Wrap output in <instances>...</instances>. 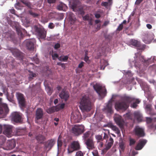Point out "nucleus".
Segmentation results:
<instances>
[{"label": "nucleus", "instance_id": "f257e3e1", "mask_svg": "<svg viewBox=\"0 0 156 156\" xmlns=\"http://www.w3.org/2000/svg\"><path fill=\"white\" fill-rule=\"evenodd\" d=\"M79 107L83 112H89L91 109V99L88 95H84L80 98Z\"/></svg>", "mask_w": 156, "mask_h": 156}, {"label": "nucleus", "instance_id": "f03ea898", "mask_svg": "<svg viewBox=\"0 0 156 156\" xmlns=\"http://www.w3.org/2000/svg\"><path fill=\"white\" fill-rule=\"evenodd\" d=\"M133 99L131 97L124 96L121 98V101L116 102L115 104V108L116 109L126 110L129 107V103L133 101Z\"/></svg>", "mask_w": 156, "mask_h": 156}, {"label": "nucleus", "instance_id": "7ed1b4c3", "mask_svg": "<svg viewBox=\"0 0 156 156\" xmlns=\"http://www.w3.org/2000/svg\"><path fill=\"white\" fill-rule=\"evenodd\" d=\"M93 87L99 96L103 98L106 95L107 91L106 88L100 84L96 83L94 85Z\"/></svg>", "mask_w": 156, "mask_h": 156}, {"label": "nucleus", "instance_id": "20e7f679", "mask_svg": "<svg viewBox=\"0 0 156 156\" xmlns=\"http://www.w3.org/2000/svg\"><path fill=\"white\" fill-rule=\"evenodd\" d=\"M20 1L30 9L27 12L28 14L34 17H36L39 16L38 14L34 12V9L32 8L33 6L30 2L25 0H20Z\"/></svg>", "mask_w": 156, "mask_h": 156}, {"label": "nucleus", "instance_id": "39448f33", "mask_svg": "<svg viewBox=\"0 0 156 156\" xmlns=\"http://www.w3.org/2000/svg\"><path fill=\"white\" fill-rule=\"evenodd\" d=\"M84 131V127L82 125H74L72 128V132L76 136L81 134Z\"/></svg>", "mask_w": 156, "mask_h": 156}, {"label": "nucleus", "instance_id": "423d86ee", "mask_svg": "<svg viewBox=\"0 0 156 156\" xmlns=\"http://www.w3.org/2000/svg\"><path fill=\"white\" fill-rule=\"evenodd\" d=\"M80 149V145L79 142L76 141H74L71 143L70 147H69L67 149L68 153H70L74 151Z\"/></svg>", "mask_w": 156, "mask_h": 156}, {"label": "nucleus", "instance_id": "0eeeda50", "mask_svg": "<svg viewBox=\"0 0 156 156\" xmlns=\"http://www.w3.org/2000/svg\"><path fill=\"white\" fill-rule=\"evenodd\" d=\"M35 31L40 38L44 39L46 36V32L44 29L35 26L34 27Z\"/></svg>", "mask_w": 156, "mask_h": 156}, {"label": "nucleus", "instance_id": "6e6552de", "mask_svg": "<svg viewBox=\"0 0 156 156\" xmlns=\"http://www.w3.org/2000/svg\"><path fill=\"white\" fill-rule=\"evenodd\" d=\"M114 119L117 124L120 128L123 127L124 122L122 117L119 115H115L114 117Z\"/></svg>", "mask_w": 156, "mask_h": 156}, {"label": "nucleus", "instance_id": "1a4fd4ad", "mask_svg": "<svg viewBox=\"0 0 156 156\" xmlns=\"http://www.w3.org/2000/svg\"><path fill=\"white\" fill-rule=\"evenodd\" d=\"M25 43L27 49L31 50L34 49L36 44V40L34 39L27 40H26Z\"/></svg>", "mask_w": 156, "mask_h": 156}, {"label": "nucleus", "instance_id": "9d476101", "mask_svg": "<svg viewBox=\"0 0 156 156\" xmlns=\"http://www.w3.org/2000/svg\"><path fill=\"white\" fill-rule=\"evenodd\" d=\"M9 110L7 105L5 103L0 104V115L3 116L6 115L9 112Z\"/></svg>", "mask_w": 156, "mask_h": 156}, {"label": "nucleus", "instance_id": "9b49d317", "mask_svg": "<svg viewBox=\"0 0 156 156\" xmlns=\"http://www.w3.org/2000/svg\"><path fill=\"white\" fill-rule=\"evenodd\" d=\"M130 43L133 46L138 48V49L140 50H144L145 48V45H141L140 42L135 40H131Z\"/></svg>", "mask_w": 156, "mask_h": 156}, {"label": "nucleus", "instance_id": "f8f14e48", "mask_svg": "<svg viewBox=\"0 0 156 156\" xmlns=\"http://www.w3.org/2000/svg\"><path fill=\"white\" fill-rule=\"evenodd\" d=\"M21 116L17 112H14L12 114V119L14 122L18 123L21 121Z\"/></svg>", "mask_w": 156, "mask_h": 156}, {"label": "nucleus", "instance_id": "ddd939ff", "mask_svg": "<svg viewBox=\"0 0 156 156\" xmlns=\"http://www.w3.org/2000/svg\"><path fill=\"white\" fill-rule=\"evenodd\" d=\"M16 97L20 105L22 107H24L25 105V99L23 94L20 93H17Z\"/></svg>", "mask_w": 156, "mask_h": 156}, {"label": "nucleus", "instance_id": "4468645a", "mask_svg": "<svg viewBox=\"0 0 156 156\" xmlns=\"http://www.w3.org/2000/svg\"><path fill=\"white\" fill-rule=\"evenodd\" d=\"M12 126H7L5 127L3 133L8 137H10L13 135L12 134Z\"/></svg>", "mask_w": 156, "mask_h": 156}, {"label": "nucleus", "instance_id": "2eb2a0df", "mask_svg": "<svg viewBox=\"0 0 156 156\" xmlns=\"http://www.w3.org/2000/svg\"><path fill=\"white\" fill-rule=\"evenodd\" d=\"M135 135L139 137H142L144 136V129L139 126L136 127L134 129Z\"/></svg>", "mask_w": 156, "mask_h": 156}, {"label": "nucleus", "instance_id": "dca6fc26", "mask_svg": "<svg viewBox=\"0 0 156 156\" xmlns=\"http://www.w3.org/2000/svg\"><path fill=\"white\" fill-rule=\"evenodd\" d=\"M147 140H140L135 147V149L137 150H141L145 145Z\"/></svg>", "mask_w": 156, "mask_h": 156}, {"label": "nucleus", "instance_id": "f3484780", "mask_svg": "<svg viewBox=\"0 0 156 156\" xmlns=\"http://www.w3.org/2000/svg\"><path fill=\"white\" fill-rule=\"evenodd\" d=\"M85 144L87 148L89 149H92L94 148L93 140L91 138H88L86 140Z\"/></svg>", "mask_w": 156, "mask_h": 156}, {"label": "nucleus", "instance_id": "a211bd4d", "mask_svg": "<svg viewBox=\"0 0 156 156\" xmlns=\"http://www.w3.org/2000/svg\"><path fill=\"white\" fill-rule=\"evenodd\" d=\"M59 96L61 99H63L65 101H66L69 97V94L68 92L63 90L59 94Z\"/></svg>", "mask_w": 156, "mask_h": 156}, {"label": "nucleus", "instance_id": "6ab92c4d", "mask_svg": "<svg viewBox=\"0 0 156 156\" xmlns=\"http://www.w3.org/2000/svg\"><path fill=\"white\" fill-rule=\"evenodd\" d=\"M16 142L14 140L9 141L6 144V146L8 149L11 150L16 146Z\"/></svg>", "mask_w": 156, "mask_h": 156}, {"label": "nucleus", "instance_id": "aec40b11", "mask_svg": "<svg viewBox=\"0 0 156 156\" xmlns=\"http://www.w3.org/2000/svg\"><path fill=\"white\" fill-rule=\"evenodd\" d=\"M80 5V2L78 0H76L73 2L71 5V8L74 11L77 10L78 7Z\"/></svg>", "mask_w": 156, "mask_h": 156}, {"label": "nucleus", "instance_id": "412c9836", "mask_svg": "<svg viewBox=\"0 0 156 156\" xmlns=\"http://www.w3.org/2000/svg\"><path fill=\"white\" fill-rule=\"evenodd\" d=\"M42 110L40 108L37 109L36 113V118L37 120H39L42 118L43 116Z\"/></svg>", "mask_w": 156, "mask_h": 156}, {"label": "nucleus", "instance_id": "4be33fe9", "mask_svg": "<svg viewBox=\"0 0 156 156\" xmlns=\"http://www.w3.org/2000/svg\"><path fill=\"white\" fill-rule=\"evenodd\" d=\"M134 118L136 119L138 122H141L143 119L142 114L139 112H135L134 113Z\"/></svg>", "mask_w": 156, "mask_h": 156}, {"label": "nucleus", "instance_id": "5701e85b", "mask_svg": "<svg viewBox=\"0 0 156 156\" xmlns=\"http://www.w3.org/2000/svg\"><path fill=\"white\" fill-rule=\"evenodd\" d=\"M36 139L38 142L41 144L44 143L46 140L45 137L41 135L37 136L36 137Z\"/></svg>", "mask_w": 156, "mask_h": 156}, {"label": "nucleus", "instance_id": "b1692460", "mask_svg": "<svg viewBox=\"0 0 156 156\" xmlns=\"http://www.w3.org/2000/svg\"><path fill=\"white\" fill-rule=\"evenodd\" d=\"M104 111L108 113H112V104L111 102L108 103L106 107L104 108Z\"/></svg>", "mask_w": 156, "mask_h": 156}, {"label": "nucleus", "instance_id": "393cba45", "mask_svg": "<svg viewBox=\"0 0 156 156\" xmlns=\"http://www.w3.org/2000/svg\"><path fill=\"white\" fill-rule=\"evenodd\" d=\"M11 51L12 55L16 57H18L20 55V52L17 49L13 48L11 49Z\"/></svg>", "mask_w": 156, "mask_h": 156}, {"label": "nucleus", "instance_id": "a878e982", "mask_svg": "<svg viewBox=\"0 0 156 156\" xmlns=\"http://www.w3.org/2000/svg\"><path fill=\"white\" fill-rule=\"evenodd\" d=\"M149 35L148 34H145L143 37V41L146 44H149L151 43V40L149 39Z\"/></svg>", "mask_w": 156, "mask_h": 156}, {"label": "nucleus", "instance_id": "bb28decb", "mask_svg": "<svg viewBox=\"0 0 156 156\" xmlns=\"http://www.w3.org/2000/svg\"><path fill=\"white\" fill-rule=\"evenodd\" d=\"M114 140L113 138L110 137L109 138V142H108L106 147V149L108 150L112 146L113 144Z\"/></svg>", "mask_w": 156, "mask_h": 156}, {"label": "nucleus", "instance_id": "cd10ccee", "mask_svg": "<svg viewBox=\"0 0 156 156\" xmlns=\"http://www.w3.org/2000/svg\"><path fill=\"white\" fill-rule=\"evenodd\" d=\"M71 121H73L74 122H79L80 121V119L78 116L75 114L72 115L71 117Z\"/></svg>", "mask_w": 156, "mask_h": 156}, {"label": "nucleus", "instance_id": "c85d7f7f", "mask_svg": "<svg viewBox=\"0 0 156 156\" xmlns=\"http://www.w3.org/2000/svg\"><path fill=\"white\" fill-rule=\"evenodd\" d=\"M70 20L72 21H74L76 20V18L75 15L72 12H69L67 13Z\"/></svg>", "mask_w": 156, "mask_h": 156}, {"label": "nucleus", "instance_id": "c756f323", "mask_svg": "<svg viewBox=\"0 0 156 156\" xmlns=\"http://www.w3.org/2000/svg\"><path fill=\"white\" fill-rule=\"evenodd\" d=\"M65 104L62 103L61 104H58L55 107V110L57 112L59 111L60 109H63L65 107Z\"/></svg>", "mask_w": 156, "mask_h": 156}, {"label": "nucleus", "instance_id": "7c9ffc66", "mask_svg": "<svg viewBox=\"0 0 156 156\" xmlns=\"http://www.w3.org/2000/svg\"><path fill=\"white\" fill-rule=\"evenodd\" d=\"M29 80L30 81H31L34 77H36L37 75L35 73H34L30 71H29Z\"/></svg>", "mask_w": 156, "mask_h": 156}, {"label": "nucleus", "instance_id": "2f4dec72", "mask_svg": "<svg viewBox=\"0 0 156 156\" xmlns=\"http://www.w3.org/2000/svg\"><path fill=\"white\" fill-rule=\"evenodd\" d=\"M146 108L147 111L149 112L148 113L151 115H154L151 112L152 107L151 105L150 104H148L146 105Z\"/></svg>", "mask_w": 156, "mask_h": 156}, {"label": "nucleus", "instance_id": "473e14b6", "mask_svg": "<svg viewBox=\"0 0 156 156\" xmlns=\"http://www.w3.org/2000/svg\"><path fill=\"white\" fill-rule=\"evenodd\" d=\"M66 6L65 4L61 3L57 6V9L59 10H63L64 9Z\"/></svg>", "mask_w": 156, "mask_h": 156}, {"label": "nucleus", "instance_id": "72a5a7b5", "mask_svg": "<svg viewBox=\"0 0 156 156\" xmlns=\"http://www.w3.org/2000/svg\"><path fill=\"white\" fill-rule=\"evenodd\" d=\"M1 89L2 90L3 93L6 95H8V88L6 87L2 86L1 87Z\"/></svg>", "mask_w": 156, "mask_h": 156}, {"label": "nucleus", "instance_id": "f704fd0d", "mask_svg": "<svg viewBox=\"0 0 156 156\" xmlns=\"http://www.w3.org/2000/svg\"><path fill=\"white\" fill-rule=\"evenodd\" d=\"M90 133V131H88L84 134L83 138L85 140H86L89 137Z\"/></svg>", "mask_w": 156, "mask_h": 156}, {"label": "nucleus", "instance_id": "c9c22d12", "mask_svg": "<svg viewBox=\"0 0 156 156\" xmlns=\"http://www.w3.org/2000/svg\"><path fill=\"white\" fill-rule=\"evenodd\" d=\"M119 147L120 149L122 151H123L125 148V143L123 142H122L119 143Z\"/></svg>", "mask_w": 156, "mask_h": 156}, {"label": "nucleus", "instance_id": "e433bc0d", "mask_svg": "<svg viewBox=\"0 0 156 156\" xmlns=\"http://www.w3.org/2000/svg\"><path fill=\"white\" fill-rule=\"evenodd\" d=\"M140 102V101L138 99H136L135 102H133L132 105V107L133 108H136L137 106V104H138Z\"/></svg>", "mask_w": 156, "mask_h": 156}, {"label": "nucleus", "instance_id": "4c0bfd02", "mask_svg": "<svg viewBox=\"0 0 156 156\" xmlns=\"http://www.w3.org/2000/svg\"><path fill=\"white\" fill-rule=\"evenodd\" d=\"M92 18L89 14H87L83 16V20L85 21H88L91 19Z\"/></svg>", "mask_w": 156, "mask_h": 156}, {"label": "nucleus", "instance_id": "58836bf2", "mask_svg": "<svg viewBox=\"0 0 156 156\" xmlns=\"http://www.w3.org/2000/svg\"><path fill=\"white\" fill-rule=\"evenodd\" d=\"M112 129V130L115 131L116 133L118 134H119L120 133V130L116 126H114Z\"/></svg>", "mask_w": 156, "mask_h": 156}, {"label": "nucleus", "instance_id": "ea45409f", "mask_svg": "<svg viewBox=\"0 0 156 156\" xmlns=\"http://www.w3.org/2000/svg\"><path fill=\"white\" fill-rule=\"evenodd\" d=\"M32 60H34L37 64H38L39 63V59L37 58V55H36L35 57L33 58Z\"/></svg>", "mask_w": 156, "mask_h": 156}, {"label": "nucleus", "instance_id": "a19ab883", "mask_svg": "<svg viewBox=\"0 0 156 156\" xmlns=\"http://www.w3.org/2000/svg\"><path fill=\"white\" fill-rule=\"evenodd\" d=\"M129 141L130 146H132L134 145L136 142V141L134 139L131 138H130Z\"/></svg>", "mask_w": 156, "mask_h": 156}, {"label": "nucleus", "instance_id": "79ce46f5", "mask_svg": "<svg viewBox=\"0 0 156 156\" xmlns=\"http://www.w3.org/2000/svg\"><path fill=\"white\" fill-rule=\"evenodd\" d=\"M84 60L88 64H89L90 62V61L89 59V57L87 55H85Z\"/></svg>", "mask_w": 156, "mask_h": 156}, {"label": "nucleus", "instance_id": "37998d69", "mask_svg": "<svg viewBox=\"0 0 156 156\" xmlns=\"http://www.w3.org/2000/svg\"><path fill=\"white\" fill-rule=\"evenodd\" d=\"M68 58V56H64L62 58H61V57H60L58 59L59 60H62L63 61H66Z\"/></svg>", "mask_w": 156, "mask_h": 156}, {"label": "nucleus", "instance_id": "c03bdc74", "mask_svg": "<svg viewBox=\"0 0 156 156\" xmlns=\"http://www.w3.org/2000/svg\"><path fill=\"white\" fill-rule=\"evenodd\" d=\"M94 156H99L98 152L97 150H94L92 152Z\"/></svg>", "mask_w": 156, "mask_h": 156}, {"label": "nucleus", "instance_id": "a18cd8bd", "mask_svg": "<svg viewBox=\"0 0 156 156\" xmlns=\"http://www.w3.org/2000/svg\"><path fill=\"white\" fill-rule=\"evenodd\" d=\"M55 141L54 140H49V147H52L55 144Z\"/></svg>", "mask_w": 156, "mask_h": 156}, {"label": "nucleus", "instance_id": "49530a36", "mask_svg": "<svg viewBox=\"0 0 156 156\" xmlns=\"http://www.w3.org/2000/svg\"><path fill=\"white\" fill-rule=\"evenodd\" d=\"M96 139L98 140V141H100L103 140L102 136L100 135H97L95 136Z\"/></svg>", "mask_w": 156, "mask_h": 156}, {"label": "nucleus", "instance_id": "de8ad7c7", "mask_svg": "<svg viewBox=\"0 0 156 156\" xmlns=\"http://www.w3.org/2000/svg\"><path fill=\"white\" fill-rule=\"evenodd\" d=\"M7 34L6 36V37H7V40H9V41H11V40H13V37H14L13 35L12 34H9V37H7Z\"/></svg>", "mask_w": 156, "mask_h": 156}, {"label": "nucleus", "instance_id": "09e8293b", "mask_svg": "<svg viewBox=\"0 0 156 156\" xmlns=\"http://www.w3.org/2000/svg\"><path fill=\"white\" fill-rule=\"evenodd\" d=\"M123 28V25L122 23L120 24L118 27L117 30L120 31L122 30Z\"/></svg>", "mask_w": 156, "mask_h": 156}, {"label": "nucleus", "instance_id": "8fccbe9b", "mask_svg": "<svg viewBox=\"0 0 156 156\" xmlns=\"http://www.w3.org/2000/svg\"><path fill=\"white\" fill-rule=\"evenodd\" d=\"M76 156H83V152L81 151H79L76 153Z\"/></svg>", "mask_w": 156, "mask_h": 156}, {"label": "nucleus", "instance_id": "3c124183", "mask_svg": "<svg viewBox=\"0 0 156 156\" xmlns=\"http://www.w3.org/2000/svg\"><path fill=\"white\" fill-rule=\"evenodd\" d=\"M108 3L107 2H102L101 3V5L105 7H107L108 5Z\"/></svg>", "mask_w": 156, "mask_h": 156}, {"label": "nucleus", "instance_id": "603ef678", "mask_svg": "<svg viewBox=\"0 0 156 156\" xmlns=\"http://www.w3.org/2000/svg\"><path fill=\"white\" fill-rule=\"evenodd\" d=\"M98 142L99 143V148H102L104 145L103 143L102 142H101L100 141H98Z\"/></svg>", "mask_w": 156, "mask_h": 156}, {"label": "nucleus", "instance_id": "864d4df0", "mask_svg": "<svg viewBox=\"0 0 156 156\" xmlns=\"http://www.w3.org/2000/svg\"><path fill=\"white\" fill-rule=\"evenodd\" d=\"M52 56L53 60H55L56 58H58V55L56 53L52 54Z\"/></svg>", "mask_w": 156, "mask_h": 156}, {"label": "nucleus", "instance_id": "5fc2aeb1", "mask_svg": "<svg viewBox=\"0 0 156 156\" xmlns=\"http://www.w3.org/2000/svg\"><path fill=\"white\" fill-rule=\"evenodd\" d=\"M60 46V44L59 43H57L55 45L54 48L55 49H57L59 48Z\"/></svg>", "mask_w": 156, "mask_h": 156}, {"label": "nucleus", "instance_id": "6e6d98bb", "mask_svg": "<svg viewBox=\"0 0 156 156\" xmlns=\"http://www.w3.org/2000/svg\"><path fill=\"white\" fill-rule=\"evenodd\" d=\"M55 27L54 24L52 23H49V28L52 29Z\"/></svg>", "mask_w": 156, "mask_h": 156}, {"label": "nucleus", "instance_id": "4d7b16f0", "mask_svg": "<svg viewBox=\"0 0 156 156\" xmlns=\"http://www.w3.org/2000/svg\"><path fill=\"white\" fill-rule=\"evenodd\" d=\"M140 60H141V61L143 62H145L147 63L148 61H146L145 59H144V57L143 56H141L140 57Z\"/></svg>", "mask_w": 156, "mask_h": 156}, {"label": "nucleus", "instance_id": "13d9d810", "mask_svg": "<svg viewBox=\"0 0 156 156\" xmlns=\"http://www.w3.org/2000/svg\"><path fill=\"white\" fill-rule=\"evenodd\" d=\"M84 62H81L78 65V68H82L84 65Z\"/></svg>", "mask_w": 156, "mask_h": 156}, {"label": "nucleus", "instance_id": "bf43d9fd", "mask_svg": "<svg viewBox=\"0 0 156 156\" xmlns=\"http://www.w3.org/2000/svg\"><path fill=\"white\" fill-rule=\"evenodd\" d=\"M143 0H136L135 2V4L138 5L143 1Z\"/></svg>", "mask_w": 156, "mask_h": 156}, {"label": "nucleus", "instance_id": "052dcab7", "mask_svg": "<svg viewBox=\"0 0 156 156\" xmlns=\"http://www.w3.org/2000/svg\"><path fill=\"white\" fill-rule=\"evenodd\" d=\"M147 121L148 123H150L152 122V119L150 118H147Z\"/></svg>", "mask_w": 156, "mask_h": 156}, {"label": "nucleus", "instance_id": "680f3d73", "mask_svg": "<svg viewBox=\"0 0 156 156\" xmlns=\"http://www.w3.org/2000/svg\"><path fill=\"white\" fill-rule=\"evenodd\" d=\"M58 146L61 147L62 145V142L59 140H58Z\"/></svg>", "mask_w": 156, "mask_h": 156}, {"label": "nucleus", "instance_id": "e2e57ef3", "mask_svg": "<svg viewBox=\"0 0 156 156\" xmlns=\"http://www.w3.org/2000/svg\"><path fill=\"white\" fill-rule=\"evenodd\" d=\"M93 19L92 18L91 19L88 20L89 24L90 25H93Z\"/></svg>", "mask_w": 156, "mask_h": 156}, {"label": "nucleus", "instance_id": "0e129e2a", "mask_svg": "<svg viewBox=\"0 0 156 156\" xmlns=\"http://www.w3.org/2000/svg\"><path fill=\"white\" fill-rule=\"evenodd\" d=\"M146 26L149 29H151L152 27V26L150 24H147L146 25Z\"/></svg>", "mask_w": 156, "mask_h": 156}, {"label": "nucleus", "instance_id": "69168bd1", "mask_svg": "<svg viewBox=\"0 0 156 156\" xmlns=\"http://www.w3.org/2000/svg\"><path fill=\"white\" fill-rule=\"evenodd\" d=\"M104 62H105V64L104 65V68L103 69H105V68L106 66H108V62L106 61L105 60H104Z\"/></svg>", "mask_w": 156, "mask_h": 156}, {"label": "nucleus", "instance_id": "338daca9", "mask_svg": "<svg viewBox=\"0 0 156 156\" xmlns=\"http://www.w3.org/2000/svg\"><path fill=\"white\" fill-rule=\"evenodd\" d=\"M95 16L96 18H98L100 17H101V15L99 14H95Z\"/></svg>", "mask_w": 156, "mask_h": 156}, {"label": "nucleus", "instance_id": "774afa93", "mask_svg": "<svg viewBox=\"0 0 156 156\" xmlns=\"http://www.w3.org/2000/svg\"><path fill=\"white\" fill-rule=\"evenodd\" d=\"M18 34L21 37H22L23 34L21 31L20 30L18 31Z\"/></svg>", "mask_w": 156, "mask_h": 156}]
</instances>
